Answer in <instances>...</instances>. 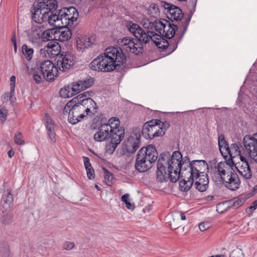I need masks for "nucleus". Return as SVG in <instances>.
<instances>
[{
  "label": "nucleus",
  "instance_id": "a19ab883",
  "mask_svg": "<svg viewBox=\"0 0 257 257\" xmlns=\"http://www.w3.org/2000/svg\"><path fill=\"white\" fill-rule=\"evenodd\" d=\"M45 125L47 131H49L55 128V123L54 120L49 116L48 114L45 115Z\"/></svg>",
  "mask_w": 257,
  "mask_h": 257
},
{
  "label": "nucleus",
  "instance_id": "9b49d317",
  "mask_svg": "<svg viewBox=\"0 0 257 257\" xmlns=\"http://www.w3.org/2000/svg\"><path fill=\"white\" fill-rule=\"evenodd\" d=\"M141 130L136 127L134 129V132L124 142V149L130 154L135 153L140 147Z\"/></svg>",
  "mask_w": 257,
  "mask_h": 257
},
{
  "label": "nucleus",
  "instance_id": "4be33fe9",
  "mask_svg": "<svg viewBox=\"0 0 257 257\" xmlns=\"http://www.w3.org/2000/svg\"><path fill=\"white\" fill-rule=\"evenodd\" d=\"M152 162L146 159V157L141 154L139 151L136 159L135 168L140 172H145L152 167Z\"/></svg>",
  "mask_w": 257,
  "mask_h": 257
},
{
  "label": "nucleus",
  "instance_id": "2eb2a0df",
  "mask_svg": "<svg viewBox=\"0 0 257 257\" xmlns=\"http://www.w3.org/2000/svg\"><path fill=\"white\" fill-rule=\"evenodd\" d=\"M163 153H167L169 154V156H168L167 159H165L164 158L163 162L165 165H168V171H174L175 170H177V168H179V166L181 162H180V159L182 158V154L179 151H174L172 155H171L170 153L168 152H165Z\"/></svg>",
  "mask_w": 257,
  "mask_h": 257
},
{
  "label": "nucleus",
  "instance_id": "423d86ee",
  "mask_svg": "<svg viewBox=\"0 0 257 257\" xmlns=\"http://www.w3.org/2000/svg\"><path fill=\"white\" fill-rule=\"evenodd\" d=\"M78 18V12L73 7L63 8L56 11L52 19L54 27H63L72 25Z\"/></svg>",
  "mask_w": 257,
  "mask_h": 257
},
{
  "label": "nucleus",
  "instance_id": "c03bdc74",
  "mask_svg": "<svg viewBox=\"0 0 257 257\" xmlns=\"http://www.w3.org/2000/svg\"><path fill=\"white\" fill-rule=\"evenodd\" d=\"M8 114V110L6 107L3 106L0 109V123L5 122Z\"/></svg>",
  "mask_w": 257,
  "mask_h": 257
},
{
  "label": "nucleus",
  "instance_id": "b1692460",
  "mask_svg": "<svg viewBox=\"0 0 257 257\" xmlns=\"http://www.w3.org/2000/svg\"><path fill=\"white\" fill-rule=\"evenodd\" d=\"M197 1V0H191V5L193 7V10H192L190 11V13H189L187 18H184V19L182 21L180 22V26L178 25V23L177 24L178 25V28H179L180 29L181 27L183 28V31L181 33L180 37L179 39V40L180 41H181L182 37H183L185 33H186L187 29V27H188V26L189 24V23L190 22L191 17H192L194 12L195 11Z\"/></svg>",
  "mask_w": 257,
  "mask_h": 257
},
{
  "label": "nucleus",
  "instance_id": "5701e85b",
  "mask_svg": "<svg viewBox=\"0 0 257 257\" xmlns=\"http://www.w3.org/2000/svg\"><path fill=\"white\" fill-rule=\"evenodd\" d=\"M139 151L143 154L148 160L152 162V164L155 163L158 158V153L156 147L153 145H148L146 148L143 147Z\"/></svg>",
  "mask_w": 257,
  "mask_h": 257
},
{
  "label": "nucleus",
  "instance_id": "4468645a",
  "mask_svg": "<svg viewBox=\"0 0 257 257\" xmlns=\"http://www.w3.org/2000/svg\"><path fill=\"white\" fill-rule=\"evenodd\" d=\"M84 92L79 94L76 97L79 98V102L81 106L83 107L84 112L86 113V115L91 116L97 112V105L96 103L91 98L86 97L85 93Z\"/></svg>",
  "mask_w": 257,
  "mask_h": 257
},
{
  "label": "nucleus",
  "instance_id": "7c9ffc66",
  "mask_svg": "<svg viewBox=\"0 0 257 257\" xmlns=\"http://www.w3.org/2000/svg\"><path fill=\"white\" fill-rule=\"evenodd\" d=\"M187 178L183 179L182 181L179 182V188L181 191L187 192L188 191L193 185L194 178L190 176V175L185 177Z\"/></svg>",
  "mask_w": 257,
  "mask_h": 257
},
{
  "label": "nucleus",
  "instance_id": "79ce46f5",
  "mask_svg": "<svg viewBox=\"0 0 257 257\" xmlns=\"http://www.w3.org/2000/svg\"><path fill=\"white\" fill-rule=\"evenodd\" d=\"M80 41L83 44L84 48H86L91 47L94 42V39H91L90 37L87 36L82 38Z\"/></svg>",
  "mask_w": 257,
  "mask_h": 257
},
{
  "label": "nucleus",
  "instance_id": "a878e982",
  "mask_svg": "<svg viewBox=\"0 0 257 257\" xmlns=\"http://www.w3.org/2000/svg\"><path fill=\"white\" fill-rule=\"evenodd\" d=\"M235 165L238 173L245 179H250L252 176V173L250 167L246 161H242V164L237 163Z\"/></svg>",
  "mask_w": 257,
  "mask_h": 257
},
{
  "label": "nucleus",
  "instance_id": "dca6fc26",
  "mask_svg": "<svg viewBox=\"0 0 257 257\" xmlns=\"http://www.w3.org/2000/svg\"><path fill=\"white\" fill-rule=\"evenodd\" d=\"M128 29L130 32L134 34L136 38L138 39L144 44H146L148 42L150 33L152 31H147L146 32L142 28H141L138 24L130 23L127 25Z\"/></svg>",
  "mask_w": 257,
  "mask_h": 257
},
{
  "label": "nucleus",
  "instance_id": "4c0bfd02",
  "mask_svg": "<svg viewBox=\"0 0 257 257\" xmlns=\"http://www.w3.org/2000/svg\"><path fill=\"white\" fill-rule=\"evenodd\" d=\"M22 52L27 60L30 61L32 59L34 53L33 48L29 47L27 45H24L22 46Z\"/></svg>",
  "mask_w": 257,
  "mask_h": 257
},
{
  "label": "nucleus",
  "instance_id": "de8ad7c7",
  "mask_svg": "<svg viewBox=\"0 0 257 257\" xmlns=\"http://www.w3.org/2000/svg\"><path fill=\"white\" fill-rule=\"evenodd\" d=\"M219 149L220 153L221 154V155L223 156V157L226 161V162H227V160H228L227 158L228 157V154H229V152H230L229 150V147L228 146V145L226 146H224V147L220 148Z\"/></svg>",
  "mask_w": 257,
  "mask_h": 257
},
{
  "label": "nucleus",
  "instance_id": "69168bd1",
  "mask_svg": "<svg viewBox=\"0 0 257 257\" xmlns=\"http://www.w3.org/2000/svg\"><path fill=\"white\" fill-rule=\"evenodd\" d=\"M170 125V123L168 121L162 122L161 121L160 127L162 128L163 130L165 131L169 127Z\"/></svg>",
  "mask_w": 257,
  "mask_h": 257
},
{
  "label": "nucleus",
  "instance_id": "ddd939ff",
  "mask_svg": "<svg viewBox=\"0 0 257 257\" xmlns=\"http://www.w3.org/2000/svg\"><path fill=\"white\" fill-rule=\"evenodd\" d=\"M161 6L165 9L168 10V16L167 17L172 22L176 21L177 24L178 23V25L180 26V22L184 19L183 18L184 14L182 13L181 9L173 4L165 2H162Z\"/></svg>",
  "mask_w": 257,
  "mask_h": 257
},
{
  "label": "nucleus",
  "instance_id": "bb28decb",
  "mask_svg": "<svg viewBox=\"0 0 257 257\" xmlns=\"http://www.w3.org/2000/svg\"><path fill=\"white\" fill-rule=\"evenodd\" d=\"M45 49L48 53L49 56L51 57L57 58V56H60L61 47L59 44L56 41H50L45 47Z\"/></svg>",
  "mask_w": 257,
  "mask_h": 257
},
{
  "label": "nucleus",
  "instance_id": "49530a36",
  "mask_svg": "<svg viewBox=\"0 0 257 257\" xmlns=\"http://www.w3.org/2000/svg\"><path fill=\"white\" fill-rule=\"evenodd\" d=\"M107 124H109L112 127H117L120 126V121L116 117H112L108 119Z\"/></svg>",
  "mask_w": 257,
  "mask_h": 257
},
{
  "label": "nucleus",
  "instance_id": "473e14b6",
  "mask_svg": "<svg viewBox=\"0 0 257 257\" xmlns=\"http://www.w3.org/2000/svg\"><path fill=\"white\" fill-rule=\"evenodd\" d=\"M3 224H9L13 222V214L10 209H6L3 211L1 218Z\"/></svg>",
  "mask_w": 257,
  "mask_h": 257
},
{
  "label": "nucleus",
  "instance_id": "c85d7f7f",
  "mask_svg": "<svg viewBox=\"0 0 257 257\" xmlns=\"http://www.w3.org/2000/svg\"><path fill=\"white\" fill-rule=\"evenodd\" d=\"M71 31L67 26L61 27L58 32L56 31V40L61 42L68 41L71 38Z\"/></svg>",
  "mask_w": 257,
  "mask_h": 257
},
{
  "label": "nucleus",
  "instance_id": "0eeeda50",
  "mask_svg": "<svg viewBox=\"0 0 257 257\" xmlns=\"http://www.w3.org/2000/svg\"><path fill=\"white\" fill-rule=\"evenodd\" d=\"M118 43L120 47H115L116 49H120L121 52L119 51L121 59H124V66L125 67L126 57L124 55L123 51L126 53H132L138 55L142 54L144 52V48L142 41L138 39H134L130 37H125L118 41Z\"/></svg>",
  "mask_w": 257,
  "mask_h": 257
},
{
  "label": "nucleus",
  "instance_id": "864d4df0",
  "mask_svg": "<svg viewBox=\"0 0 257 257\" xmlns=\"http://www.w3.org/2000/svg\"><path fill=\"white\" fill-rule=\"evenodd\" d=\"M8 253V248L0 242V257H6Z\"/></svg>",
  "mask_w": 257,
  "mask_h": 257
},
{
  "label": "nucleus",
  "instance_id": "774afa93",
  "mask_svg": "<svg viewBox=\"0 0 257 257\" xmlns=\"http://www.w3.org/2000/svg\"><path fill=\"white\" fill-rule=\"evenodd\" d=\"M14 154H15V153H14V151L13 150V149H11L8 152V156L10 158H12V157H13Z\"/></svg>",
  "mask_w": 257,
  "mask_h": 257
},
{
  "label": "nucleus",
  "instance_id": "58836bf2",
  "mask_svg": "<svg viewBox=\"0 0 257 257\" xmlns=\"http://www.w3.org/2000/svg\"><path fill=\"white\" fill-rule=\"evenodd\" d=\"M179 166V168H177V170H178V171H179L181 173L182 177H187L189 176V175L187 174V172H190V170H191V169H190V168L191 167L190 164H185V163H181Z\"/></svg>",
  "mask_w": 257,
  "mask_h": 257
},
{
  "label": "nucleus",
  "instance_id": "680f3d73",
  "mask_svg": "<svg viewBox=\"0 0 257 257\" xmlns=\"http://www.w3.org/2000/svg\"><path fill=\"white\" fill-rule=\"evenodd\" d=\"M33 78V80L37 84L40 83L42 81V77L38 73V72H34Z\"/></svg>",
  "mask_w": 257,
  "mask_h": 257
},
{
  "label": "nucleus",
  "instance_id": "5fc2aeb1",
  "mask_svg": "<svg viewBox=\"0 0 257 257\" xmlns=\"http://www.w3.org/2000/svg\"><path fill=\"white\" fill-rule=\"evenodd\" d=\"M15 143L19 145H22L24 144V141L22 138V135L21 133H18L14 137Z\"/></svg>",
  "mask_w": 257,
  "mask_h": 257
},
{
  "label": "nucleus",
  "instance_id": "ea45409f",
  "mask_svg": "<svg viewBox=\"0 0 257 257\" xmlns=\"http://www.w3.org/2000/svg\"><path fill=\"white\" fill-rule=\"evenodd\" d=\"M181 173L178 170L168 171V177L172 183H176L180 177Z\"/></svg>",
  "mask_w": 257,
  "mask_h": 257
},
{
  "label": "nucleus",
  "instance_id": "1a4fd4ad",
  "mask_svg": "<svg viewBox=\"0 0 257 257\" xmlns=\"http://www.w3.org/2000/svg\"><path fill=\"white\" fill-rule=\"evenodd\" d=\"M151 24L152 25L151 27H154L161 37L169 39L172 38L178 30L177 24L171 23L165 19L155 20L153 23L150 24V25Z\"/></svg>",
  "mask_w": 257,
  "mask_h": 257
},
{
  "label": "nucleus",
  "instance_id": "f8f14e48",
  "mask_svg": "<svg viewBox=\"0 0 257 257\" xmlns=\"http://www.w3.org/2000/svg\"><path fill=\"white\" fill-rule=\"evenodd\" d=\"M243 143L250 157L257 163V133L252 136L246 135L243 138Z\"/></svg>",
  "mask_w": 257,
  "mask_h": 257
},
{
  "label": "nucleus",
  "instance_id": "4d7b16f0",
  "mask_svg": "<svg viewBox=\"0 0 257 257\" xmlns=\"http://www.w3.org/2000/svg\"><path fill=\"white\" fill-rule=\"evenodd\" d=\"M218 147L219 148L226 146L228 145L227 142L224 139V137L223 135H220L218 136Z\"/></svg>",
  "mask_w": 257,
  "mask_h": 257
},
{
  "label": "nucleus",
  "instance_id": "f3484780",
  "mask_svg": "<svg viewBox=\"0 0 257 257\" xmlns=\"http://www.w3.org/2000/svg\"><path fill=\"white\" fill-rule=\"evenodd\" d=\"M190 172H187V174L194 179H198L201 174L204 173V170L207 168V164L204 160H193L191 161Z\"/></svg>",
  "mask_w": 257,
  "mask_h": 257
},
{
  "label": "nucleus",
  "instance_id": "f03ea898",
  "mask_svg": "<svg viewBox=\"0 0 257 257\" xmlns=\"http://www.w3.org/2000/svg\"><path fill=\"white\" fill-rule=\"evenodd\" d=\"M56 66L50 60H44L40 63L39 70L43 77L47 81L54 80L57 77L58 70L65 72L72 67L75 63L74 57L69 52H63L55 58Z\"/></svg>",
  "mask_w": 257,
  "mask_h": 257
},
{
  "label": "nucleus",
  "instance_id": "f704fd0d",
  "mask_svg": "<svg viewBox=\"0 0 257 257\" xmlns=\"http://www.w3.org/2000/svg\"><path fill=\"white\" fill-rule=\"evenodd\" d=\"M199 178V180L195 182L194 186L195 188L200 192H203L207 189L208 180V179L205 180L204 179H202Z\"/></svg>",
  "mask_w": 257,
  "mask_h": 257
},
{
  "label": "nucleus",
  "instance_id": "c9c22d12",
  "mask_svg": "<svg viewBox=\"0 0 257 257\" xmlns=\"http://www.w3.org/2000/svg\"><path fill=\"white\" fill-rule=\"evenodd\" d=\"M148 15L154 18L160 15V10L157 5L154 3L151 4L148 9Z\"/></svg>",
  "mask_w": 257,
  "mask_h": 257
},
{
  "label": "nucleus",
  "instance_id": "412c9836",
  "mask_svg": "<svg viewBox=\"0 0 257 257\" xmlns=\"http://www.w3.org/2000/svg\"><path fill=\"white\" fill-rule=\"evenodd\" d=\"M149 37L148 43L151 42L152 44H155L160 51H164L169 46V42L167 40L153 31L150 33Z\"/></svg>",
  "mask_w": 257,
  "mask_h": 257
},
{
  "label": "nucleus",
  "instance_id": "3c124183",
  "mask_svg": "<svg viewBox=\"0 0 257 257\" xmlns=\"http://www.w3.org/2000/svg\"><path fill=\"white\" fill-rule=\"evenodd\" d=\"M181 41L179 40H178L177 42L175 41L173 43H169V46L167 48V51H168V54H170L173 52H174L177 48V45L178 43H179Z\"/></svg>",
  "mask_w": 257,
  "mask_h": 257
},
{
  "label": "nucleus",
  "instance_id": "9d476101",
  "mask_svg": "<svg viewBox=\"0 0 257 257\" xmlns=\"http://www.w3.org/2000/svg\"><path fill=\"white\" fill-rule=\"evenodd\" d=\"M94 83L93 78L89 77V78L82 80H79L75 83L72 84L71 89L74 93H71L69 91L67 92L66 89H61L60 90V95L64 98L69 97L72 96L75 93H78L81 91H83L87 88L90 87Z\"/></svg>",
  "mask_w": 257,
  "mask_h": 257
},
{
  "label": "nucleus",
  "instance_id": "a18cd8bd",
  "mask_svg": "<svg viewBox=\"0 0 257 257\" xmlns=\"http://www.w3.org/2000/svg\"><path fill=\"white\" fill-rule=\"evenodd\" d=\"M103 169L104 172V179L106 184L107 185L110 186L111 184L112 183V180L113 179V175L106 169L104 168H103Z\"/></svg>",
  "mask_w": 257,
  "mask_h": 257
},
{
  "label": "nucleus",
  "instance_id": "cd10ccee",
  "mask_svg": "<svg viewBox=\"0 0 257 257\" xmlns=\"http://www.w3.org/2000/svg\"><path fill=\"white\" fill-rule=\"evenodd\" d=\"M124 136V129L122 126L112 127L111 131L110 140L112 142L119 144L123 139Z\"/></svg>",
  "mask_w": 257,
  "mask_h": 257
},
{
  "label": "nucleus",
  "instance_id": "0e129e2a",
  "mask_svg": "<svg viewBox=\"0 0 257 257\" xmlns=\"http://www.w3.org/2000/svg\"><path fill=\"white\" fill-rule=\"evenodd\" d=\"M13 96H11L10 95V92L8 93H5L3 96H2V99L4 101H8L9 99L10 100L11 102L14 101Z\"/></svg>",
  "mask_w": 257,
  "mask_h": 257
},
{
  "label": "nucleus",
  "instance_id": "a211bd4d",
  "mask_svg": "<svg viewBox=\"0 0 257 257\" xmlns=\"http://www.w3.org/2000/svg\"><path fill=\"white\" fill-rule=\"evenodd\" d=\"M168 156H169V155L167 153H161L159 156L157 162V179L158 182L162 183L166 182L168 179L166 174V166L163 162L164 158L166 160Z\"/></svg>",
  "mask_w": 257,
  "mask_h": 257
},
{
  "label": "nucleus",
  "instance_id": "37998d69",
  "mask_svg": "<svg viewBox=\"0 0 257 257\" xmlns=\"http://www.w3.org/2000/svg\"><path fill=\"white\" fill-rule=\"evenodd\" d=\"M118 145V144H117V143H115V142H112V141L110 140V142L106 145V152L110 154H112L114 152Z\"/></svg>",
  "mask_w": 257,
  "mask_h": 257
},
{
  "label": "nucleus",
  "instance_id": "20e7f679",
  "mask_svg": "<svg viewBox=\"0 0 257 257\" xmlns=\"http://www.w3.org/2000/svg\"><path fill=\"white\" fill-rule=\"evenodd\" d=\"M230 163L220 162L215 167L211 176L217 184L225 183V186L231 190H235L239 187L240 182L237 174Z\"/></svg>",
  "mask_w": 257,
  "mask_h": 257
},
{
  "label": "nucleus",
  "instance_id": "2f4dec72",
  "mask_svg": "<svg viewBox=\"0 0 257 257\" xmlns=\"http://www.w3.org/2000/svg\"><path fill=\"white\" fill-rule=\"evenodd\" d=\"M43 28V33H42L41 39L43 41H53L54 39L56 40V30L54 29L44 30Z\"/></svg>",
  "mask_w": 257,
  "mask_h": 257
},
{
  "label": "nucleus",
  "instance_id": "bf43d9fd",
  "mask_svg": "<svg viewBox=\"0 0 257 257\" xmlns=\"http://www.w3.org/2000/svg\"><path fill=\"white\" fill-rule=\"evenodd\" d=\"M83 160L84 162V165L85 166V168L86 170L92 168L91 164L90 163V160L89 158L87 157L83 156Z\"/></svg>",
  "mask_w": 257,
  "mask_h": 257
},
{
  "label": "nucleus",
  "instance_id": "f257e3e1",
  "mask_svg": "<svg viewBox=\"0 0 257 257\" xmlns=\"http://www.w3.org/2000/svg\"><path fill=\"white\" fill-rule=\"evenodd\" d=\"M119 51L121 52L120 49H116L115 47L106 48L104 53L99 55L89 64V67L91 70L103 72L123 69L124 59H121L122 57L119 55Z\"/></svg>",
  "mask_w": 257,
  "mask_h": 257
},
{
  "label": "nucleus",
  "instance_id": "aec40b11",
  "mask_svg": "<svg viewBox=\"0 0 257 257\" xmlns=\"http://www.w3.org/2000/svg\"><path fill=\"white\" fill-rule=\"evenodd\" d=\"M161 120L159 119H152L144 123L143 127L141 131L142 136L146 139H152V135L154 133L157 125H160Z\"/></svg>",
  "mask_w": 257,
  "mask_h": 257
},
{
  "label": "nucleus",
  "instance_id": "13d9d810",
  "mask_svg": "<svg viewBox=\"0 0 257 257\" xmlns=\"http://www.w3.org/2000/svg\"><path fill=\"white\" fill-rule=\"evenodd\" d=\"M210 223L209 222H201L199 225V228L201 231H204L210 227Z\"/></svg>",
  "mask_w": 257,
  "mask_h": 257
},
{
  "label": "nucleus",
  "instance_id": "72a5a7b5",
  "mask_svg": "<svg viewBox=\"0 0 257 257\" xmlns=\"http://www.w3.org/2000/svg\"><path fill=\"white\" fill-rule=\"evenodd\" d=\"M246 200V198L244 197L243 195H241L238 197H236L229 201L230 205L234 208H237L244 204Z\"/></svg>",
  "mask_w": 257,
  "mask_h": 257
},
{
  "label": "nucleus",
  "instance_id": "338daca9",
  "mask_svg": "<svg viewBox=\"0 0 257 257\" xmlns=\"http://www.w3.org/2000/svg\"><path fill=\"white\" fill-rule=\"evenodd\" d=\"M180 162H181V163H185V164H190V165H191V161H190L188 157L187 156L184 158L182 157L180 159Z\"/></svg>",
  "mask_w": 257,
  "mask_h": 257
},
{
  "label": "nucleus",
  "instance_id": "39448f33",
  "mask_svg": "<svg viewBox=\"0 0 257 257\" xmlns=\"http://www.w3.org/2000/svg\"><path fill=\"white\" fill-rule=\"evenodd\" d=\"M57 7L56 0H38L31 9L32 19L38 24L48 21L51 25H53L52 18Z\"/></svg>",
  "mask_w": 257,
  "mask_h": 257
},
{
  "label": "nucleus",
  "instance_id": "e2e57ef3",
  "mask_svg": "<svg viewBox=\"0 0 257 257\" xmlns=\"http://www.w3.org/2000/svg\"><path fill=\"white\" fill-rule=\"evenodd\" d=\"M74 246V244L72 242H65L64 244L63 248L65 249L70 250L72 249Z\"/></svg>",
  "mask_w": 257,
  "mask_h": 257
},
{
  "label": "nucleus",
  "instance_id": "e433bc0d",
  "mask_svg": "<svg viewBox=\"0 0 257 257\" xmlns=\"http://www.w3.org/2000/svg\"><path fill=\"white\" fill-rule=\"evenodd\" d=\"M13 195L11 190L7 189L4 193L2 196V201L7 204H11L13 202Z\"/></svg>",
  "mask_w": 257,
  "mask_h": 257
},
{
  "label": "nucleus",
  "instance_id": "6ab92c4d",
  "mask_svg": "<svg viewBox=\"0 0 257 257\" xmlns=\"http://www.w3.org/2000/svg\"><path fill=\"white\" fill-rule=\"evenodd\" d=\"M112 127L107 123H101L97 128V132L94 135V140L97 142H103L110 138Z\"/></svg>",
  "mask_w": 257,
  "mask_h": 257
},
{
  "label": "nucleus",
  "instance_id": "8fccbe9b",
  "mask_svg": "<svg viewBox=\"0 0 257 257\" xmlns=\"http://www.w3.org/2000/svg\"><path fill=\"white\" fill-rule=\"evenodd\" d=\"M121 200L122 202L125 203L126 207L128 209H132L133 205L129 201V195L125 194L121 196Z\"/></svg>",
  "mask_w": 257,
  "mask_h": 257
},
{
  "label": "nucleus",
  "instance_id": "7ed1b4c3",
  "mask_svg": "<svg viewBox=\"0 0 257 257\" xmlns=\"http://www.w3.org/2000/svg\"><path fill=\"white\" fill-rule=\"evenodd\" d=\"M230 163L220 162L215 167L211 176L217 184L225 183V186L231 190H235L239 187L240 182L237 174Z\"/></svg>",
  "mask_w": 257,
  "mask_h": 257
},
{
  "label": "nucleus",
  "instance_id": "603ef678",
  "mask_svg": "<svg viewBox=\"0 0 257 257\" xmlns=\"http://www.w3.org/2000/svg\"><path fill=\"white\" fill-rule=\"evenodd\" d=\"M160 125H157V128H155V131H154V133L152 135V139L155 137H158L162 136L165 134V131L163 130L162 128L160 127Z\"/></svg>",
  "mask_w": 257,
  "mask_h": 257
},
{
  "label": "nucleus",
  "instance_id": "6e6d98bb",
  "mask_svg": "<svg viewBox=\"0 0 257 257\" xmlns=\"http://www.w3.org/2000/svg\"><path fill=\"white\" fill-rule=\"evenodd\" d=\"M47 135L50 140L53 143H56V133L55 129L47 131Z\"/></svg>",
  "mask_w": 257,
  "mask_h": 257
},
{
  "label": "nucleus",
  "instance_id": "09e8293b",
  "mask_svg": "<svg viewBox=\"0 0 257 257\" xmlns=\"http://www.w3.org/2000/svg\"><path fill=\"white\" fill-rule=\"evenodd\" d=\"M10 95L11 96H14L15 94V82H16V77L14 75H12L10 78Z\"/></svg>",
  "mask_w": 257,
  "mask_h": 257
},
{
  "label": "nucleus",
  "instance_id": "052dcab7",
  "mask_svg": "<svg viewBox=\"0 0 257 257\" xmlns=\"http://www.w3.org/2000/svg\"><path fill=\"white\" fill-rule=\"evenodd\" d=\"M86 173L89 179L92 180L95 178L94 170L93 168L87 169Z\"/></svg>",
  "mask_w": 257,
  "mask_h": 257
},
{
  "label": "nucleus",
  "instance_id": "6e6552de",
  "mask_svg": "<svg viewBox=\"0 0 257 257\" xmlns=\"http://www.w3.org/2000/svg\"><path fill=\"white\" fill-rule=\"evenodd\" d=\"M79 98L75 97L69 101L63 109L64 114H68V120L74 125L79 122L86 115L84 114L83 107L79 102Z\"/></svg>",
  "mask_w": 257,
  "mask_h": 257
},
{
  "label": "nucleus",
  "instance_id": "c756f323",
  "mask_svg": "<svg viewBox=\"0 0 257 257\" xmlns=\"http://www.w3.org/2000/svg\"><path fill=\"white\" fill-rule=\"evenodd\" d=\"M229 154H228L229 158L226 163H230L232 166H234V163L233 162L232 159L236 156L240 155V150L238 145L236 144H232L229 147Z\"/></svg>",
  "mask_w": 257,
  "mask_h": 257
},
{
  "label": "nucleus",
  "instance_id": "393cba45",
  "mask_svg": "<svg viewBox=\"0 0 257 257\" xmlns=\"http://www.w3.org/2000/svg\"><path fill=\"white\" fill-rule=\"evenodd\" d=\"M43 28V27L40 25V24L33 25L28 34L29 40L32 43H35L41 39Z\"/></svg>",
  "mask_w": 257,
  "mask_h": 257
}]
</instances>
